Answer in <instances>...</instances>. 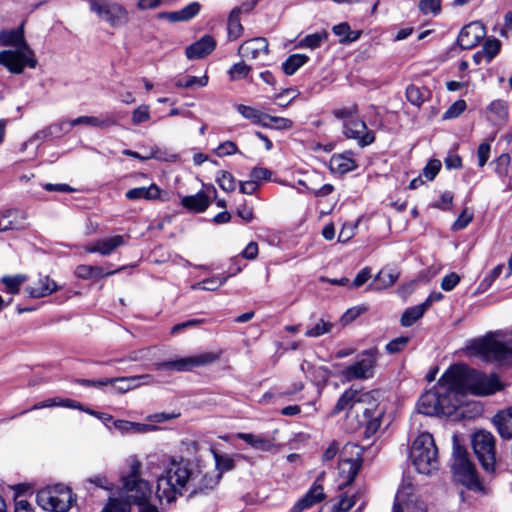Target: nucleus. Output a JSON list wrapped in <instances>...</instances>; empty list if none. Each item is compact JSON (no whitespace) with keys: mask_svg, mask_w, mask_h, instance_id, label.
I'll return each instance as SVG.
<instances>
[{"mask_svg":"<svg viewBox=\"0 0 512 512\" xmlns=\"http://www.w3.org/2000/svg\"><path fill=\"white\" fill-rule=\"evenodd\" d=\"M36 500L42 509L51 512H67L75 501L71 489L62 484L39 490Z\"/></svg>","mask_w":512,"mask_h":512,"instance_id":"1a4fd4ad","label":"nucleus"},{"mask_svg":"<svg viewBox=\"0 0 512 512\" xmlns=\"http://www.w3.org/2000/svg\"><path fill=\"white\" fill-rule=\"evenodd\" d=\"M226 277L214 276L191 286L192 290L215 291L226 282Z\"/></svg>","mask_w":512,"mask_h":512,"instance_id":"e433bc0d","label":"nucleus"},{"mask_svg":"<svg viewBox=\"0 0 512 512\" xmlns=\"http://www.w3.org/2000/svg\"><path fill=\"white\" fill-rule=\"evenodd\" d=\"M70 121H61L59 123H55L47 127L46 129L38 132L36 136L40 137H48V136H59L62 133H67L71 130L72 127L69 126Z\"/></svg>","mask_w":512,"mask_h":512,"instance_id":"ea45409f","label":"nucleus"},{"mask_svg":"<svg viewBox=\"0 0 512 512\" xmlns=\"http://www.w3.org/2000/svg\"><path fill=\"white\" fill-rule=\"evenodd\" d=\"M27 277L22 274L15 276H3L1 282L4 284L5 289L10 294H18L20 286L26 281Z\"/></svg>","mask_w":512,"mask_h":512,"instance_id":"58836bf2","label":"nucleus"},{"mask_svg":"<svg viewBox=\"0 0 512 512\" xmlns=\"http://www.w3.org/2000/svg\"><path fill=\"white\" fill-rule=\"evenodd\" d=\"M400 276L399 271L393 268H384L378 272L373 280L374 289H387L393 286Z\"/></svg>","mask_w":512,"mask_h":512,"instance_id":"bb28decb","label":"nucleus"},{"mask_svg":"<svg viewBox=\"0 0 512 512\" xmlns=\"http://www.w3.org/2000/svg\"><path fill=\"white\" fill-rule=\"evenodd\" d=\"M216 181L220 188L225 192H232L236 188V180L234 176L228 171H219L216 176Z\"/></svg>","mask_w":512,"mask_h":512,"instance_id":"37998d69","label":"nucleus"},{"mask_svg":"<svg viewBox=\"0 0 512 512\" xmlns=\"http://www.w3.org/2000/svg\"><path fill=\"white\" fill-rule=\"evenodd\" d=\"M208 83V76L202 77L196 76H185L178 78L175 81V86L178 88H194V87H205Z\"/></svg>","mask_w":512,"mask_h":512,"instance_id":"4c0bfd02","label":"nucleus"},{"mask_svg":"<svg viewBox=\"0 0 512 512\" xmlns=\"http://www.w3.org/2000/svg\"><path fill=\"white\" fill-rule=\"evenodd\" d=\"M486 35L485 26L474 21L464 26L457 38V43L462 49L474 48Z\"/></svg>","mask_w":512,"mask_h":512,"instance_id":"2eb2a0df","label":"nucleus"},{"mask_svg":"<svg viewBox=\"0 0 512 512\" xmlns=\"http://www.w3.org/2000/svg\"><path fill=\"white\" fill-rule=\"evenodd\" d=\"M51 407H65V399L60 397L50 398L34 404L30 410H39Z\"/></svg>","mask_w":512,"mask_h":512,"instance_id":"bf43d9fd","label":"nucleus"},{"mask_svg":"<svg viewBox=\"0 0 512 512\" xmlns=\"http://www.w3.org/2000/svg\"><path fill=\"white\" fill-rule=\"evenodd\" d=\"M269 52L266 38L257 37L243 42L238 48V55L248 60H256Z\"/></svg>","mask_w":512,"mask_h":512,"instance_id":"f3484780","label":"nucleus"},{"mask_svg":"<svg viewBox=\"0 0 512 512\" xmlns=\"http://www.w3.org/2000/svg\"><path fill=\"white\" fill-rule=\"evenodd\" d=\"M161 190L156 184L149 187H137L126 192L125 196L129 200H156L160 197Z\"/></svg>","mask_w":512,"mask_h":512,"instance_id":"cd10ccee","label":"nucleus"},{"mask_svg":"<svg viewBox=\"0 0 512 512\" xmlns=\"http://www.w3.org/2000/svg\"><path fill=\"white\" fill-rule=\"evenodd\" d=\"M359 497L360 492L351 495L348 494V492L339 494L337 501L333 504L332 512H348L356 504ZM365 504L366 503L363 501L354 512H361Z\"/></svg>","mask_w":512,"mask_h":512,"instance_id":"b1692460","label":"nucleus"},{"mask_svg":"<svg viewBox=\"0 0 512 512\" xmlns=\"http://www.w3.org/2000/svg\"><path fill=\"white\" fill-rule=\"evenodd\" d=\"M357 168L356 162L342 154L333 155L330 159L331 171L339 174H345Z\"/></svg>","mask_w":512,"mask_h":512,"instance_id":"c85d7f7f","label":"nucleus"},{"mask_svg":"<svg viewBox=\"0 0 512 512\" xmlns=\"http://www.w3.org/2000/svg\"><path fill=\"white\" fill-rule=\"evenodd\" d=\"M371 276V270L368 267L363 268L352 282V287L358 288L368 281Z\"/></svg>","mask_w":512,"mask_h":512,"instance_id":"774afa93","label":"nucleus"},{"mask_svg":"<svg viewBox=\"0 0 512 512\" xmlns=\"http://www.w3.org/2000/svg\"><path fill=\"white\" fill-rule=\"evenodd\" d=\"M452 456L451 468L454 479L468 489H479L478 475L466 449L454 442Z\"/></svg>","mask_w":512,"mask_h":512,"instance_id":"6e6552de","label":"nucleus"},{"mask_svg":"<svg viewBox=\"0 0 512 512\" xmlns=\"http://www.w3.org/2000/svg\"><path fill=\"white\" fill-rule=\"evenodd\" d=\"M237 146L232 141H226L220 144L217 148V152L219 156H227L237 153Z\"/></svg>","mask_w":512,"mask_h":512,"instance_id":"338daca9","label":"nucleus"},{"mask_svg":"<svg viewBox=\"0 0 512 512\" xmlns=\"http://www.w3.org/2000/svg\"><path fill=\"white\" fill-rule=\"evenodd\" d=\"M219 484V476H209L190 461L169 458L164 472L157 479V497L167 503L175 502L179 496L192 498L205 494Z\"/></svg>","mask_w":512,"mask_h":512,"instance_id":"f03ea898","label":"nucleus"},{"mask_svg":"<svg viewBox=\"0 0 512 512\" xmlns=\"http://www.w3.org/2000/svg\"><path fill=\"white\" fill-rule=\"evenodd\" d=\"M251 70V66L247 65L244 61H241L231 66L228 70V75L231 81H236L246 78Z\"/></svg>","mask_w":512,"mask_h":512,"instance_id":"c03bdc74","label":"nucleus"},{"mask_svg":"<svg viewBox=\"0 0 512 512\" xmlns=\"http://www.w3.org/2000/svg\"><path fill=\"white\" fill-rule=\"evenodd\" d=\"M500 389L501 384L495 374L486 375L465 364H455L420 397L417 408L419 413L427 416L451 415L462 405L467 392L489 395Z\"/></svg>","mask_w":512,"mask_h":512,"instance_id":"f257e3e1","label":"nucleus"},{"mask_svg":"<svg viewBox=\"0 0 512 512\" xmlns=\"http://www.w3.org/2000/svg\"><path fill=\"white\" fill-rule=\"evenodd\" d=\"M361 467V459L360 458H349V459H340L338 464L339 477L341 482L339 483V489L342 490L346 486H349L356 475L358 474Z\"/></svg>","mask_w":512,"mask_h":512,"instance_id":"a211bd4d","label":"nucleus"},{"mask_svg":"<svg viewBox=\"0 0 512 512\" xmlns=\"http://www.w3.org/2000/svg\"><path fill=\"white\" fill-rule=\"evenodd\" d=\"M153 381V377L150 374L115 378V383L128 384V386H131V389L141 385H149L153 383Z\"/></svg>","mask_w":512,"mask_h":512,"instance_id":"c9c22d12","label":"nucleus"},{"mask_svg":"<svg viewBox=\"0 0 512 512\" xmlns=\"http://www.w3.org/2000/svg\"><path fill=\"white\" fill-rule=\"evenodd\" d=\"M427 304L428 303H421L419 305L407 308L400 318L401 325L403 327H410L420 318H422L427 311Z\"/></svg>","mask_w":512,"mask_h":512,"instance_id":"c756f323","label":"nucleus"},{"mask_svg":"<svg viewBox=\"0 0 512 512\" xmlns=\"http://www.w3.org/2000/svg\"><path fill=\"white\" fill-rule=\"evenodd\" d=\"M126 463L129 471L121 477L124 497L131 505L143 504L152 497V485L140 477L141 462L135 456H130Z\"/></svg>","mask_w":512,"mask_h":512,"instance_id":"39448f33","label":"nucleus"},{"mask_svg":"<svg viewBox=\"0 0 512 512\" xmlns=\"http://www.w3.org/2000/svg\"><path fill=\"white\" fill-rule=\"evenodd\" d=\"M441 169V162L437 159H431L423 169V175L426 179L432 181Z\"/></svg>","mask_w":512,"mask_h":512,"instance_id":"13d9d810","label":"nucleus"},{"mask_svg":"<svg viewBox=\"0 0 512 512\" xmlns=\"http://www.w3.org/2000/svg\"><path fill=\"white\" fill-rule=\"evenodd\" d=\"M316 480L308 492L302 497L305 503L311 508L325 498L322 485Z\"/></svg>","mask_w":512,"mask_h":512,"instance_id":"f704fd0d","label":"nucleus"},{"mask_svg":"<svg viewBox=\"0 0 512 512\" xmlns=\"http://www.w3.org/2000/svg\"><path fill=\"white\" fill-rule=\"evenodd\" d=\"M220 358V353L206 352L199 355L178 358L155 364L158 371L171 370L177 372L191 371L196 367L209 365Z\"/></svg>","mask_w":512,"mask_h":512,"instance_id":"ddd939ff","label":"nucleus"},{"mask_svg":"<svg viewBox=\"0 0 512 512\" xmlns=\"http://www.w3.org/2000/svg\"><path fill=\"white\" fill-rule=\"evenodd\" d=\"M472 447L482 468L493 473L496 465L495 437L491 432L480 430L472 436Z\"/></svg>","mask_w":512,"mask_h":512,"instance_id":"9b49d317","label":"nucleus"},{"mask_svg":"<svg viewBox=\"0 0 512 512\" xmlns=\"http://www.w3.org/2000/svg\"><path fill=\"white\" fill-rule=\"evenodd\" d=\"M473 219V214L465 208L452 225L454 231L466 228Z\"/></svg>","mask_w":512,"mask_h":512,"instance_id":"4d7b16f0","label":"nucleus"},{"mask_svg":"<svg viewBox=\"0 0 512 512\" xmlns=\"http://www.w3.org/2000/svg\"><path fill=\"white\" fill-rule=\"evenodd\" d=\"M466 102L464 100H457L454 102L443 114V119H453L462 114L466 109Z\"/></svg>","mask_w":512,"mask_h":512,"instance_id":"864d4df0","label":"nucleus"},{"mask_svg":"<svg viewBox=\"0 0 512 512\" xmlns=\"http://www.w3.org/2000/svg\"><path fill=\"white\" fill-rule=\"evenodd\" d=\"M491 146L487 142H483L477 149L478 166L483 167L490 156Z\"/></svg>","mask_w":512,"mask_h":512,"instance_id":"680f3d73","label":"nucleus"},{"mask_svg":"<svg viewBox=\"0 0 512 512\" xmlns=\"http://www.w3.org/2000/svg\"><path fill=\"white\" fill-rule=\"evenodd\" d=\"M469 349L486 362L512 363V339L499 341L492 335L475 339Z\"/></svg>","mask_w":512,"mask_h":512,"instance_id":"0eeeda50","label":"nucleus"},{"mask_svg":"<svg viewBox=\"0 0 512 512\" xmlns=\"http://www.w3.org/2000/svg\"><path fill=\"white\" fill-rule=\"evenodd\" d=\"M409 341H410V338L407 336L397 337L387 343V345L385 347L386 351L389 354H395V353L401 352L406 347V345L408 344Z\"/></svg>","mask_w":512,"mask_h":512,"instance_id":"8fccbe9b","label":"nucleus"},{"mask_svg":"<svg viewBox=\"0 0 512 512\" xmlns=\"http://www.w3.org/2000/svg\"><path fill=\"white\" fill-rule=\"evenodd\" d=\"M126 243L125 238L121 235H115L110 238L99 239L93 245L86 246L85 251L88 253H99L101 255H110L118 247Z\"/></svg>","mask_w":512,"mask_h":512,"instance_id":"6ab92c4d","label":"nucleus"},{"mask_svg":"<svg viewBox=\"0 0 512 512\" xmlns=\"http://www.w3.org/2000/svg\"><path fill=\"white\" fill-rule=\"evenodd\" d=\"M58 289L57 284L54 280L45 276L39 280L38 286L26 287V292L32 298H41L52 294Z\"/></svg>","mask_w":512,"mask_h":512,"instance_id":"393cba45","label":"nucleus"},{"mask_svg":"<svg viewBox=\"0 0 512 512\" xmlns=\"http://www.w3.org/2000/svg\"><path fill=\"white\" fill-rule=\"evenodd\" d=\"M131 506L125 497L123 499L111 498L102 512H130Z\"/></svg>","mask_w":512,"mask_h":512,"instance_id":"49530a36","label":"nucleus"},{"mask_svg":"<svg viewBox=\"0 0 512 512\" xmlns=\"http://www.w3.org/2000/svg\"><path fill=\"white\" fill-rule=\"evenodd\" d=\"M410 459L420 474L431 475L439 469L438 449L430 433L423 432L415 438Z\"/></svg>","mask_w":512,"mask_h":512,"instance_id":"423d86ee","label":"nucleus"},{"mask_svg":"<svg viewBox=\"0 0 512 512\" xmlns=\"http://www.w3.org/2000/svg\"><path fill=\"white\" fill-rule=\"evenodd\" d=\"M332 328V324L321 319L318 323H316L312 328L308 329L305 332V336L307 337H319L326 333H329Z\"/></svg>","mask_w":512,"mask_h":512,"instance_id":"09e8293b","label":"nucleus"},{"mask_svg":"<svg viewBox=\"0 0 512 512\" xmlns=\"http://www.w3.org/2000/svg\"><path fill=\"white\" fill-rule=\"evenodd\" d=\"M0 45L15 47L14 50L0 52V65L6 67L11 73L21 74L26 67L36 68L38 61L25 40L23 24L16 29L1 30Z\"/></svg>","mask_w":512,"mask_h":512,"instance_id":"20e7f679","label":"nucleus"},{"mask_svg":"<svg viewBox=\"0 0 512 512\" xmlns=\"http://www.w3.org/2000/svg\"><path fill=\"white\" fill-rule=\"evenodd\" d=\"M488 111L495 116L496 120L501 121L508 115V105L504 100H494L488 106Z\"/></svg>","mask_w":512,"mask_h":512,"instance_id":"de8ad7c7","label":"nucleus"},{"mask_svg":"<svg viewBox=\"0 0 512 512\" xmlns=\"http://www.w3.org/2000/svg\"><path fill=\"white\" fill-rule=\"evenodd\" d=\"M215 47L214 38L210 35H204L200 40L186 48V56L189 59H200L209 55Z\"/></svg>","mask_w":512,"mask_h":512,"instance_id":"aec40b11","label":"nucleus"},{"mask_svg":"<svg viewBox=\"0 0 512 512\" xmlns=\"http://www.w3.org/2000/svg\"><path fill=\"white\" fill-rule=\"evenodd\" d=\"M358 113V106L356 104H352L347 107L337 108L333 110V115L337 119H343L344 121H349L348 119L353 118Z\"/></svg>","mask_w":512,"mask_h":512,"instance_id":"5fc2aeb1","label":"nucleus"},{"mask_svg":"<svg viewBox=\"0 0 512 512\" xmlns=\"http://www.w3.org/2000/svg\"><path fill=\"white\" fill-rule=\"evenodd\" d=\"M343 131L347 138L356 140L361 147L370 145L375 141L374 133L370 131L366 123L360 119L344 121Z\"/></svg>","mask_w":512,"mask_h":512,"instance_id":"4468645a","label":"nucleus"},{"mask_svg":"<svg viewBox=\"0 0 512 512\" xmlns=\"http://www.w3.org/2000/svg\"><path fill=\"white\" fill-rule=\"evenodd\" d=\"M237 438L246 442L250 447L262 452H269L275 446L271 439L260 434L241 432L237 434Z\"/></svg>","mask_w":512,"mask_h":512,"instance_id":"5701e85b","label":"nucleus"},{"mask_svg":"<svg viewBox=\"0 0 512 512\" xmlns=\"http://www.w3.org/2000/svg\"><path fill=\"white\" fill-rule=\"evenodd\" d=\"M328 38V33L323 30L320 32L312 33L306 35L304 38H302L299 43V48H309V49H316L321 46V44Z\"/></svg>","mask_w":512,"mask_h":512,"instance_id":"72a5a7b5","label":"nucleus"},{"mask_svg":"<svg viewBox=\"0 0 512 512\" xmlns=\"http://www.w3.org/2000/svg\"><path fill=\"white\" fill-rule=\"evenodd\" d=\"M70 121H61L59 123H55L47 127L46 129L38 132L36 136L40 137H48V136H59L62 133H67L71 130L72 127L69 126Z\"/></svg>","mask_w":512,"mask_h":512,"instance_id":"a19ab883","label":"nucleus"},{"mask_svg":"<svg viewBox=\"0 0 512 512\" xmlns=\"http://www.w3.org/2000/svg\"><path fill=\"white\" fill-rule=\"evenodd\" d=\"M267 122L270 123V128L278 130H288L293 126V121L284 117L268 115Z\"/></svg>","mask_w":512,"mask_h":512,"instance_id":"6e6d98bb","label":"nucleus"},{"mask_svg":"<svg viewBox=\"0 0 512 512\" xmlns=\"http://www.w3.org/2000/svg\"><path fill=\"white\" fill-rule=\"evenodd\" d=\"M201 10V4L199 2H191L187 6L180 9L182 22L189 21L196 17Z\"/></svg>","mask_w":512,"mask_h":512,"instance_id":"3c124183","label":"nucleus"},{"mask_svg":"<svg viewBox=\"0 0 512 512\" xmlns=\"http://www.w3.org/2000/svg\"><path fill=\"white\" fill-rule=\"evenodd\" d=\"M419 9L424 13L437 14L440 12V0H420Z\"/></svg>","mask_w":512,"mask_h":512,"instance_id":"052dcab7","label":"nucleus"},{"mask_svg":"<svg viewBox=\"0 0 512 512\" xmlns=\"http://www.w3.org/2000/svg\"><path fill=\"white\" fill-rule=\"evenodd\" d=\"M333 33L340 37V43H347L350 34V26L347 23H340L333 27Z\"/></svg>","mask_w":512,"mask_h":512,"instance_id":"69168bd1","label":"nucleus"},{"mask_svg":"<svg viewBox=\"0 0 512 512\" xmlns=\"http://www.w3.org/2000/svg\"><path fill=\"white\" fill-rule=\"evenodd\" d=\"M492 422L502 438H512V407L498 412Z\"/></svg>","mask_w":512,"mask_h":512,"instance_id":"412c9836","label":"nucleus"},{"mask_svg":"<svg viewBox=\"0 0 512 512\" xmlns=\"http://www.w3.org/2000/svg\"><path fill=\"white\" fill-rule=\"evenodd\" d=\"M345 410L359 418V425L365 428L366 438L373 436L380 428L384 410L379 407L372 393H361L355 389L346 390L335 404L332 415H337Z\"/></svg>","mask_w":512,"mask_h":512,"instance_id":"7ed1b4c3","label":"nucleus"},{"mask_svg":"<svg viewBox=\"0 0 512 512\" xmlns=\"http://www.w3.org/2000/svg\"><path fill=\"white\" fill-rule=\"evenodd\" d=\"M241 13L240 8H234L228 17L227 30L228 37L230 40L239 38L243 33V27L240 23L239 15Z\"/></svg>","mask_w":512,"mask_h":512,"instance_id":"7c9ffc66","label":"nucleus"},{"mask_svg":"<svg viewBox=\"0 0 512 512\" xmlns=\"http://www.w3.org/2000/svg\"><path fill=\"white\" fill-rule=\"evenodd\" d=\"M460 277L456 273H450L446 275L441 281V288L444 291H451L455 288V286L459 283Z\"/></svg>","mask_w":512,"mask_h":512,"instance_id":"0e129e2a","label":"nucleus"},{"mask_svg":"<svg viewBox=\"0 0 512 512\" xmlns=\"http://www.w3.org/2000/svg\"><path fill=\"white\" fill-rule=\"evenodd\" d=\"M236 109L245 119L253 124H258L265 128L271 127L270 123L267 122L268 114L244 104L237 105Z\"/></svg>","mask_w":512,"mask_h":512,"instance_id":"a878e982","label":"nucleus"},{"mask_svg":"<svg viewBox=\"0 0 512 512\" xmlns=\"http://www.w3.org/2000/svg\"><path fill=\"white\" fill-rule=\"evenodd\" d=\"M90 11L111 27L124 26L129 21L127 9L119 3L108 0H89Z\"/></svg>","mask_w":512,"mask_h":512,"instance_id":"f8f14e48","label":"nucleus"},{"mask_svg":"<svg viewBox=\"0 0 512 512\" xmlns=\"http://www.w3.org/2000/svg\"><path fill=\"white\" fill-rule=\"evenodd\" d=\"M132 123L134 125H139L143 122H147L150 120V111H149V106L147 105H141L139 107H137L133 112H132Z\"/></svg>","mask_w":512,"mask_h":512,"instance_id":"603ef678","label":"nucleus"},{"mask_svg":"<svg viewBox=\"0 0 512 512\" xmlns=\"http://www.w3.org/2000/svg\"><path fill=\"white\" fill-rule=\"evenodd\" d=\"M501 42L496 38H488L483 47L482 53L487 62H490L500 51Z\"/></svg>","mask_w":512,"mask_h":512,"instance_id":"a18cd8bd","label":"nucleus"},{"mask_svg":"<svg viewBox=\"0 0 512 512\" xmlns=\"http://www.w3.org/2000/svg\"><path fill=\"white\" fill-rule=\"evenodd\" d=\"M407 100L414 106L420 107L426 101V91L415 85L406 88Z\"/></svg>","mask_w":512,"mask_h":512,"instance_id":"79ce46f5","label":"nucleus"},{"mask_svg":"<svg viewBox=\"0 0 512 512\" xmlns=\"http://www.w3.org/2000/svg\"><path fill=\"white\" fill-rule=\"evenodd\" d=\"M272 172L264 167H254L250 172V178L257 183L259 180L270 179Z\"/></svg>","mask_w":512,"mask_h":512,"instance_id":"e2e57ef3","label":"nucleus"},{"mask_svg":"<svg viewBox=\"0 0 512 512\" xmlns=\"http://www.w3.org/2000/svg\"><path fill=\"white\" fill-rule=\"evenodd\" d=\"M309 57L304 54H293L282 64L286 75H293L300 67L307 63Z\"/></svg>","mask_w":512,"mask_h":512,"instance_id":"473e14b6","label":"nucleus"},{"mask_svg":"<svg viewBox=\"0 0 512 512\" xmlns=\"http://www.w3.org/2000/svg\"><path fill=\"white\" fill-rule=\"evenodd\" d=\"M379 355V350L376 347L362 351L357 361L342 371V376L347 381L366 380L374 377Z\"/></svg>","mask_w":512,"mask_h":512,"instance_id":"9d476101","label":"nucleus"},{"mask_svg":"<svg viewBox=\"0 0 512 512\" xmlns=\"http://www.w3.org/2000/svg\"><path fill=\"white\" fill-rule=\"evenodd\" d=\"M409 488H402L395 496L393 512H426L423 502L410 495Z\"/></svg>","mask_w":512,"mask_h":512,"instance_id":"dca6fc26","label":"nucleus"},{"mask_svg":"<svg viewBox=\"0 0 512 512\" xmlns=\"http://www.w3.org/2000/svg\"><path fill=\"white\" fill-rule=\"evenodd\" d=\"M181 205L188 211L202 213L209 207L210 200L206 193L200 191L195 195L182 197Z\"/></svg>","mask_w":512,"mask_h":512,"instance_id":"4be33fe9","label":"nucleus"},{"mask_svg":"<svg viewBox=\"0 0 512 512\" xmlns=\"http://www.w3.org/2000/svg\"><path fill=\"white\" fill-rule=\"evenodd\" d=\"M214 459L217 472L207 473L209 476H219V481L224 472L230 471L235 467L234 459L229 455H221L214 452Z\"/></svg>","mask_w":512,"mask_h":512,"instance_id":"2f4dec72","label":"nucleus"}]
</instances>
